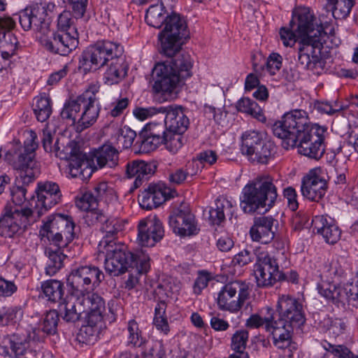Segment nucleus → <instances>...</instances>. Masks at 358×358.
Masks as SVG:
<instances>
[{
  "label": "nucleus",
  "instance_id": "52",
  "mask_svg": "<svg viewBox=\"0 0 358 358\" xmlns=\"http://www.w3.org/2000/svg\"><path fill=\"white\" fill-rule=\"evenodd\" d=\"M57 27L58 31L63 33L73 31V29L77 31L74 24V18L72 17L71 12L64 10L58 16Z\"/></svg>",
  "mask_w": 358,
  "mask_h": 358
},
{
  "label": "nucleus",
  "instance_id": "49",
  "mask_svg": "<svg viewBox=\"0 0 358 358\" xmlns=\"http://www.w3.org/2000/svg\"><path fill=\"white\" fill-rule=\"evenodd\" d=\"M343 303H348L354 307L358 308V273L355 277V282L347 283L342 287Z\"/></svg>",
  "mask_w": 358,
  "mask_h": 358
},
{
  "label": "nucleus",
  "instance_id": "37",
  "mask_svg": "<svg viewBox=\"0 0 358 358\" xmlns=\"http://www.w3.org/2000/svg\"><path fill=\"white\" fill-rule=\"evenodd\" d=\"M249 339V333L245 329L236 330L231 337L230 348L234 354L229 355V358H249L245 352L247 343Z\"/></svg>",
  "mask_w": 358,
  "mask_h": 358
},
{
  "label": "nucleus",
  "instance_id": "1",
  "mask_svg": "<svg viewBox=\"0 0 358 358\" xmlns=\"http://www.w3.org/2000/svg\"><path fill=\"white\" fill-rule=\"evenodd\" d=\"M107 234L99 242L98 250L105 256V269L110 275L118 276L135 266V273H146L150 268V257L143 251L136 254L127 247L113 239L114 236Z\"/></svg>",
  "mask_w": 358,
  "mask_h": 358
},
{
  "label": "nucleus",
  "instance_id": "45",
  "mask_svg": "<svg viewBox=\"0 0 358 358\" xmlns=\"http://www.w3.org/2000/svg\"><path fill=\"white\" fill-rule=\"evenodd\" d=\"M317 289L321 296L331 301L334 303H343L342 287L328 282H322L317 285Z\"/></svg>",
  "mask_w": 358,
  "mask_h": 358
},
{
  "label": "nucleus",
  "instance_id": "15",
  "mask_svg": "<svg viewBox=\"0 0 358 358\" xmlns=\"http://www.w3.org/2000/svg\"><path fill=\"white\" fill-rule=\"evenodd\" d=\"M248 285L241 281H233L226 284L217 296V306L222 310L236 313L248 298Z\"/></svg>",
  "mask_w": 358,
  "mask_h": 358
},
{
  "label": "nucleus",
  "instance_id": "60",
  "mask_svg": "<svg viewBox=\"0 0 358 358\" xmlns=\"http://www.w3.org/2000/svg\"><path fill=\"white\" fill-rule=\"evenodd\" d=\"M168 356L163 343L156 341L144 352L143 358H168Z\"/></svg>",
  "mask_w": 358,
  "mask_h": 358
},
{
  "label": "nucleus",
  "instance_id": "14",
  "mask_svg": "<svg viewBox=\"0 0 358 358\" xmlns=\"http://www.w3.org/2000/svg\"><path fill=\"white\" fill-rule=\"evenodd\" d=\"M254 268L257 285L259 287H270L285 278V273L279 270L277 259L267 251L257 253Z\"/></svg>",
  "mask_w": 358,
  "mask_h": 358
},
{
  "label": "nucleus",
  "instance_id": "40",
  "mask_svg": "<svg viewBox=\"0 0 358 358\" xmlns=\"http://www.w3.org/2000/svg\"><path fill=\"white\" fill-rule=\"evenodd\" d=\"M80 296H71L64 304V311L62 319L66 322L75 323L80 319L81 314L85 313V308L81 306Z\"/></svg>",
  "mask_w": 358,
  "mask_h": 358
},
{
  "label": "nucleus",
  "instance_id": "43",
  "mask_svg": "<svg viewBox=\"0 0 358 358\" xmlns=\"http://www.w3.org/2000/svg\"><path fill=\"white\" fill-rule=\"evenodd\" d=\"M41 289L45 297L51 302H59L63 297L64 285L57 280H49L43 282Z\"/></svg>",
  "mask_w": 358,
  "mask_h": 358
},
{
  "label": "nucleus",
  "instance_id": "59",
  "mask_svg": "<svg viewBox=\"0 0 358 358\" xmlns=\"http://www.w3.org/2000/svg\"><path fill=\"white\" fill-rule=\"evenodd\" d=\"M142 131L146 132L148 135L159 138L163 141L166 140V129L165 124L150 122L146 124Z\"/></svg>",
  "mask_w": 358,
  "mask_h": 358
},
{
  "label": "nucleus",
  "instance_id": "21",
  "mask_svg": "<svg viewBox=\"0 0 358 358\" xmlns=\"http://www.w3.org/2000/svg\"><path fill=\"white\" fill-rule=\"evenodd\" d=\"M36 194L37 199L33 198L30 203L32 206L33 203H34V206L30 208L32 213H35V215H37L38 220L45 212L61 201L62 193L59 185L56 182L46 181L38 184Z\"/></svg>",
  "mask_w": 358,
  "mask_h": 358
},
{
  "label": "nucleus",
  "instance_id": "53",
  "mask_svg": "<svg viewBox=\"0 0 358 358\" xmlns=\"http://www.w3.org/2000/svg\"><path fill=\"white\" fill-rule=\"evenodd\" d=\"M294 20H292L289 23L291 29L282 27L280 30V39L286 47H292L296 41L299 43L296 32L294 31Z\"/></svg>",
  "mask_w": 358,
  "mask_h": 358
},
{
  "label": "nucleus",
  "instance_id": "23",
  "mask_svg": "<svg viewBox=\"0 0 358 358\" xmlns=\"http://www.w3.org/2000/svg\"><path fill=\"white\" fill-rule=\"evenodd\" d=\"M138 231V243L145 247L154 246L164 236L162 223L156 216L141 220Z\"/></svg>",
  "mask_w": 358,
  "mask_h": 358
},
{
  "label": "nucleus",
  "instance_id": "58",
  "mask_svg": "<svg viewBox=\"0 0 358 358\" xmlns=\"http://www.w3.org/2000/svg\"><path fill=\"white\" fill-rule=\"evenodd\" d=\"M127 330L129 332V343L134 346H141L143 341L138 329V325L135 320H131L129 321Z\"/></svg>",
  "mask_w": 358,
  "mask_h": 358
},
{
  "label": "nucleus",
  "instance_id": "9",
  "mask_svg": "<svg viewBox=\"0 0 358 358\" xmlns=\"http://www.w3.org/2000/svg\"><path fill=\"white\" fill-rule=\"evenodd\" d=\"M163 30L159 34L162 52L172 57L180 50L181 40L189 36L187 25L184 17L176 13L166 15Z\"/></svg>",
  "mask_w": 358,
  "mask_h": 358
},
{
  "label": "nucleus",
  "instance_id": "34",
  "mask_svg": "<svg viewBox=\"0 0 358 358\" xmlns=\"http://www.w3.org/2000/svg\"><path fill=\"white\" fill-rule=\"evenodd\" d=\"M99 317H86V324L83 325L77 335L79 342L92 344L97 341L103 326V321L99 320Z\"/></svg>",
  "mask_w": 358,
  "mask_h": 358
},
{
  "label": "nucleus",
  "instance_id": "13",
  "mask_svg": "<svg viewBox=\"0 0 358 358\" xmlns=\"http://www.w3.org/2000/svg\"><path fill=\"white\" fill-rule=\"evenodd\" d=\"M105 275L95 266H83L72 270L67 278L71 294L80 296L99 286Z\"/></svg>",
  "mask_w": 358,
  "mask_h": 358
},
{
  "label": "nucleus",
  "instance_id": "41",
  "mask_svg": "<svg viewBox=\"0 0 358 358\" xmlns=\"http://www.w3.org/2000/svg\"><path fill=\"white\" fill-rule=\"evenodd\" d=\"M355 0H327L326 9L331 11L336 20L346 19L350 15Z\"/></svg>",
  "mask_w": 358,
  "mask_h": 358
},
{
  "label": "nucleus",
  "instance_id": "26",
  "mask_svg": "<svg viewBox=\"0 0 358 358\" xmlns=\"http://www.w3.org/2000/svg\"><path fill=\"white\" fill-rule=\"evenodd\" d=\"M161 113H165L164 123L166 130L174 133H185L189 124V120L183 108L178 106H164Z\"/></svg>",
  "mask_w": 358,
  "mask_h": 358
},
{
  "label": "nucleus",
  "instance_id": "62",
  "mask_svg": "<svg viewBox=\"0 0 358 358\" xmlns=\"http://www.w3.org/2000/svg\"><path fill=\"white\" fill-rule=\"evenodd\" d=\"M164 106L149 107V108H137L134 110V115L136 117L141 120H144L155 114L162 113Z\"/></svg>",
  "mask_w": 358,
  "mask_h": 358
},
{
  "label": "nucleus",
  "instance_id": "61",
  "mask_svg": "<svg viewBox=\"0 0 358 358\" xmlns=\"http://www.w3.org/2000/svg\"><path fill=\"white\" fill-rule=\"evenodd\" d=\"M315 108L320 113L334 115L343 110V106L337 101L329 103L328 101H317Z\"/></svg>",
  "mask_w": 358,
  "mask_h": 358
},
{
  "label": "nucleus",
  "instance_id": "57",
  "mask_svg": "<svg viewBox=\"0 0 358 358\" xmlns=\"http://www.w3.org/2000/svg\"><path fill=\"white\" fill-rule=\"evenodd\" d=\"M136 136V134L134 130L131 129L129 127L124 126L120 131L117 142L122 145L124 149H127L131 147Z\"/></svg>",
  "mask_w": 358,
  "mask_h": 358
},
{
  "label": "nucleus",
  "instance_id": "54",
  "mask_svg": "<svg viewBox=\"0 0 358 358\" xmlns=\"http://www.w3.org/2000/svg\"><path fill=\"white\" fill-rule=\"evenodd\" d=\"M42 142L44 150L46 152L55 153L56 157H60L61 159L67 158L66 156H62V152L60 151V148L58 145V139L55 141L54 145H52V136L49 131L43 130Z\"/></svg>",
  "mask_w": 358,
  "mask_h": 358
},
{
  "label": "nucleus",
  "instance_id": "19",
  "mask_svg": "<svg viewBox=\"0 0 358 358\" xmlns=\"http://www.w3.org/2000/svg\"><path fill=\"white\" fill-rule=\"evenodd\" d=\"M323 127L315 125V127L297 138L295 147L300 155L310 159H319L324 152Z\"/></svg>",
  "mask_w": 358,
  "mask_h": 358
},
{
  "label": "nucleus",
  "instance_id": "8",
  "mask_svg": "<svg viewBox=\"0 0 358 358\" xmlns=\"http://www.w3.org/2000/svg\"><path fill=\"white\" fill-rule=\"evenodd\" d=\"M75 223L72 217L62 214L48 216L40 229L41 236L46 237L53 246L66 248L75 237Z\"/></svg>",
  "mask_w": 358,
  "mask_h": 358
},
{
  "label": "nucleus",
  "instance_id": "11",
  "mask_svg": "<svg viewBox=\"0 0 358 358\" xmlns=\"http://www.w3.org/2000/svg\"><path fill=\"white\" fill-rule=\"evenodd\" d=\"M98 200L92 192H87L76 200V206L86 211V221L89 224H101V230L107 234L113 235L121 230L119 221L109 216L103 210L96 208Z\"/></svg>",
  "mask_w": 358,
  "mask_h": 358
},
{
  "label": "nucleus",
  "instance_id": "42",
  "mask_svg": "<svg viewBox=\"0 0 358 358\" xmlns=\"http://www.w3.org/2000/svg\"><path fill=\"white\" fill-rule=\"evenodd\" d=\"M264 135L255 130L245 131L241 136V152L247 155L250 152H254L256 148L259 147L264 141Z\"/></svg>",
  "mask_w": 358,
  "mask_h": 358
},
{
  "label": "nucleus",
  "instance_id": "7",
  "mask_svg": "<svg viewBox=\"0 0 358 358\" xmlns=\"http://www.w3.org/2000/svg\"><path fill=\"white\" fill-rule=\"evenodd\" d=\"M123 47L117 43L103 40L85 50L79 59V69L86 73L108 64L116 57L123 55Z\"/></svg>",
  "mask_w": 358,
  "mask_h": 358
},
{
  "label": "nucleus",
  "instance_id": "28",
  "mask_svg": "<svg viewBox=\"0 0 358 358\" xmlns=\"http://www.w3.org/2000/svg\"><path fill=\"white\" fill-rule=\"evenodd\" d=\"M92 162L95 169L115 168L118 164L119 152L112 144L105 143L92 152Z\"/></svg>",
  "mask_w": 358,
  "mask_h": 358
},
{
  "label": "nucleus",
  "instance_id": "17",
  "mask_svg": "<svg viewBox=\"0 0 358 358\" xmlns=\"http://www.w3.org/2000/svg\"><path fill=\"white\" fill-rule=\"evenodd\" d=\"M276 310L279 315L278 320L296 327V329H300L306 322L303 303L290 295L279 296Z\"/></svg>",
  "mask_w": 358,
  "mask_h": 358
},
{
  "label": "nucleus",
  "instance_id": "12",
  "mask_svg": "<svg viewBox=\"0 0 358 358\" xmlns=\"http://www.w3.org/2000/svg\"><path fill=\"white\" fill-rule=\"evenodd\" d=\"M38 212H31L30 208H22L7 205L0 217V236L13 238L18 234L22 229L37 221Z\"/></svg>",
  "mask_w": 358,
  "mask_h": 358
},
{
  "label": "nucleus",
  "instance_id": "44",
  "mask_svg": "<svg viewBox=\"0 0 358 358\" xmlns=\"http://www.w3.org/2000/svg\"><path fill=\"white\" fill-rule=\"evenodd\" d=\"M169 15L165 10L163 4L150 6L145 14V21L148 25L157 29L161 28Z\"/></svg>",
  "mask_w": 358,
  "mask_h": 358
},
{
  "label": "nucleus",
  "instance_id": "4",
  "mask_svg": "<svg viewBox=\"0 0 358 358\" xmlns=\"http://www.w3.org/2000/svg\"><path fill=\"white\" fill-rule=\"evenodd\" d=\"M36 138V132L29 131L24 146L16 145L5 155L6 161L14 169L20 171V178L25 185L35 180L40 173L39 165L36 159V150L38 148Z\"/></svg>",
  "mask_w": 358,
  "mask_h": 358
},
{
  "label": "nucleus",
  "instance_id": "18",
  "mask_svg": "<svg viewBox=\"0 0 358 358\" xmlns=\"http://www.w3.org/2000/svg\"><path fill=\"white\" fill-rule=\"evenodd\" d=\"M322 39L315 36V40H299L298 61L308 70L323 69L324 62L321 56Z\"/></svg>",
  "mask_w": 358,
  "mask_h": 358
},
{
  "label": "nucleus",
  "instance_id": "64",
  "mask_svg": "<svg viewBox=\"0 0 358 358\" xmlns=\"http://www.w3.org/2000/svg\"><path fill=\"white\" fill-rule=\"evenodd\" d=\"M273 316L270 317L262 318L258 314H252L247 319L245 322V327L249 329H257L265 324V327L267 325V320L271 322Z\"/></svg>",
  "mask_w": 358,
  "mask_h": 358
},
{
  "label": "nucleus",
  "instance_id": "48",
  "mask_svg": "<svg viewBox=\"0 0 358 358\" xmlns=\"http://www.w3.org/2000/svg\"><path fill=\"white\" fill-rule=\"evenodd\" d=\"M179 291V285L171 278L162 279L155 292L160 299L173 298Z\"/></svg>",
  "mask_w": 358,
  "mask_h": 358
},
{
  "label": "nucleus",
  "instance_id": "22",
  "mask_svg": "<svg viewBox=\"0 0 358 358\" xmlns=\"http://www.w3.org/2000/svg\"><path fill=\"white\" fill-rule=\"evenodd\" d=\"M327 183L322 176L320 168H315L303 177L301 191L302 195L306 199L319 201L325 194Z\"/></svg>",
  "mask_w": 358,
  "mask_h": 358
},
{
  "label": "nucleus",
  "instance_id": "35",
  "mask_svg": "<svg viewBox=\"0 0 358 358\" xmlns=\"http://www.w3.org/2000/svg\"><path fill=\"white\" fill-rule=\"evenodd\" d=\"M107 65L108 68L105 72L104 78L108 85L117 84L126 76L128 64L123 55L116 57Z\"/></svg>",
  "mask_w": 358,
  "mask_h": 358
},
{
  "label": "nucleus",
  "instance_id": "31",
  "mask_svg": "<svg viewBox=\"0 0 358 358\" xmlns=\"http://www.w3.org/2000/svg\"><path fill=\"white\" fill-rule=\"evenodd\" d=\"M59 316L57 310H52L47 312L38 328H34L28 334L29 340L33 341H42L45 334H54L57 331V327Z\"/></svg>",
  "mask_w": 358,
  "mask_h": 358
},
{
  "label": "nucleus",
  "instance_id": "20",
  "mask_svg": "<svg viewBox=\"0 0 358 358\" xmlns=\"http://www.w3.org/2000/svg\"><path fill=\"white\" fill-rule=\"evenodd\" d=\"M296 25L294 31L296 32L299 40H315V36L322 39L324 35L323 27L316 22L314 14L308 8H299L294 13L293 19Z\"/></svg>",
  "mask_w": 358,
  "mask_h": 358
},
{
  "label": "nucleus",
  "instance_id": "56",
  "mask_svg": "<svg viewBox=\"0 0 358 358\" xmlns=\"http://www.w3.org/2000/svg\"><path fill=\"white\" fill-rule=\"evenodd\" d=\"M183 133H174L166 130V140L163 142L168 150L172 152H176L182 145Z\"/></svg>",
  "mask_w": 358,
  "mask_h": 358
},
{
  "label": "nucleus",
  "instance_id": "3",
  "mask_svg": "<svg viewBox=\"0 0 358 358\" xmlns=\"http://www.w3.org/2000/svg\"><path fill=\"white\" fill-rule=\"evenodd\" d=\"M96 87H91L76 99L66 101L61 113L63 119L76 124V131H83L94 124L100 113V106L96 96Z\"/></svg>",
  "mask_w": 358,
  "mask_h": 358
},
{
  "label": "nucleus",
  "instance_id": "46",
  "mask_svg": "<svg viewBox=\"0 0 358 358\" xmlns=\"http://www.w3.org/2000/svg\"><path fill=\"white\" fill-rule=\"evenodd\" d=\"M18 41L13 33L0 34V53L5 60L9 59L15 54Z\"/></svg>",
  "mask_w": 358,
  "mask_h": 358
},
{
  "label": "nucleus",
  "instance_id": "47",
  "mask_svg": "<svg viewBox=\"0 0 358 358\" xmlns=\"http://www.w3.org/2000/svg\"><path fill=\"white\" fill-rule=\"evenodd\" d=\"M34 111L38 121L43 122L46 121L52 113L50 99L45 96H38L35 99Z\"/></svg>",
  "mask_w": 358,
  "mask_h": 358
},
{
  "label": "nucleus",
  "instance_id": "29",
  "mask_svg": "<svg viewBox=\"0 0 358 358\" xmlns=\"http://www.w3.org/2000/svg\"><path fill=\"white\" fill-rule=\"evenodd\" d=\"M155 165L143 160L129 162L126 165V175L129 178H135L132 189L140 187L155 173Z\"/></svg>",
  "mask_w": 358,
  "mask_h": 358
},
{
  "label": "nucleus",
  "instance_id": "38",
  "mask_svg": "<svg viewBox=\"0 0 358 358\" xmlns=\"http://www.w3.org/2000/svg\"><path fill=\"white\" fill-rule=\"evenodd\" d=\"M232 203L226 198L220 197L215 201V208L209 210V221L213 224L219 225L225 219V213L232 215Z\"/></svg>",
  "mask_w": 358,
  "mask_h": 358
},
{
  "label": "nucleus",
  "instance_id": "32",
  "mask_svg": "<svg viewBox=\"0 0 358 358\" xmlns=\"http://www.w3.org/2000/svg\"><path fill=\"white\" fill-rule=\"evenodd\" d=\"M81 306L85 308L87 317H99V320L103 321L106 312V304L102 297L93 292H88L80 296Z\"/></svg>",
  "mask_w": 358,
  "mask_h": 358
},
{
  "label": "nucleus",
  "instance_id": "51",
  "mask_svg": "<svg viewBox=\"0 0 358 358\" xmlns=\"http://www.w3.org/2000/svg\"><path fill=\"white\" fill-rule=\"evenodd\" d=\"M163 141L159 138L152 137L141 131L139 135V139L137 140L136 144H138L140 150L143 152H149L155 150L159 145L163 144Z\"/></svg>",
  "mask_w": 358,
  "mask_h": 358
},
{
  "label": "nucleus",
  "instance_id": "27",
  "mask_svg": "<svg viewBox=\"0 0 358 358\" xmlns=\"http://www.w3.org/2000/svg\"><path fill=\"white\" fill-rule=\"evenodd\" d=\"M296 327L279 320H267L266 330L271 333L274 345L281 350L289 348L292 343V334Z\"/></svg>",
  "mask_w": 358,
  "mask_h": 358
},
{
  "label": "nucleus",
  "instance_id": "63",
  "mask_svg": "<svg viewBox=\"0 0 358 358\" xmlns=\"http://www.w3.org/2000/svg\"><path fill=\"white\" fill-rule=\"evenodd\" d=\"M282 66V57L278 53L270 55L266 62V71L271 75H275Z\"/></svg>",
  "mask_w": 358,
  "mask_h": 358
},
{
  "label": "nucleus",
  "instance_id": "10",
  "mask_svg": "<svg viewBox=\"0 0 358 358\" xmlns=\"http://www.w3.org/2000/svg\"><path fill=\"white\" fill-rule=\"evenodd\" d=\"M52 3H41L26 8L20 14V24L24 31L32 30L38 41L50 29L49 13L55 8Z\"/></svg>",
  "mask_w": 358,
  "mask_h": 358
},
{
  "label": "nucleus",
  "instance_id": "24",
  "mask_svg": "<svg viewBox=\"0 0 358 358\" xmlns=\"http://www.w3.org/2000/svg\"><path fill=\"white\" fill-rule=\"evenodd\" d=\"M169 220L173 232L180 236H191L199 231L194 216L187 208L174 209Z\"/></svg>",
  "mask_w": 358,
  "mask_h": 358
},
{
  "label": "nucleus",
  "instance_id": "2",
  "mask_svg": "<svg viewBox=\"0 0 358 358\" xmlns=\"http://www.w3.org/2000/svg\"><path fill=\"white\" fill-rule=\"evenodd\" d=\"M169 62L159 63L152 70V88L155 92L171 93L179 83L191 76L192 63L189 55H174Z\"/></svg>",
  "mask_w": 358,
  "mask_h": 358
},
{
  "label": "nucleus",
  "instance_id": "36",
  "mask_svg": "<svg viewBox=\"0 0 358 358\" xmlns=\"http://www.w3.org/2000/svg\"><path fill=\"white\" fill-rule=\"evenodd\" d=\"M65 248H66L53 246L50 244V246L46 249L45 253L48 257L45 268L47 275H54L62 268L64 260L66 257V255L64 254Z\"/></svg>",
  "mask_w": 358,
  "mask_h": 358
},
{
  "label": "nucleus",
  "instance_id": "33",
  "mask_svg": "<svg viewBox=\"0 0 358 358\" xmlns=\"http://www.w3.org/2000/svg\"><path fill=\"white\" fill-rule=\"evenodd\" d=\"M166 200V193L159 185L150 184L141 194L138 195L140 206L145 210H151L158 207Z\"/></svg>",
  "mask_w": 358,
  "mask_h": 358
},
{
  "label": "nucleus",
  "instance_id": "25",
  "mask_svg": "<svg viewBox=\"0 0 358 358\" xmlns=\"http://www.w3.org/2000/svg\"><path fill=\"white\" fill-rule=\"evenodd\" d=\"M277 222L272 216H260L255 217L250 235L253 241L268 244L274 238V223Z\"/></svg>",
  "mask_w": 358,
  "mask_h": 358
},
{
  "label": "nucleus",
  "instance_id": "50",
  "mask_svg": "<svg viewBox=\"0 0 358 358\" xmlns=\"http://www.w3.org/2000/svg\"><path fill=\"white\" fill-rule=\"evenodd\" d=\"M155 315L154 317V325L157 330L166 335L170 329L167 322L166 317L165 316L166 304L164 302L161 301L157 303L155 307Z\"/></svg>",
  "mask_w": 358,
  "mask_h": 358
},
{
  "label": "nucleus",
  "instance_id": "6",
  "mask_svg": "<svg viewBox=\"0 0 358 358\" xmlns=\"http://www.w3.org/2000/svg\"><path fill=\"white\" fill-rule=\"evenodd\" d=\"M314 127L305 110H294L285 114L281 120L275 122L272 129L273 134L282 139V146L289 150L295 148L297 138Z\"/></svg>",
  "mask_w": 358,
  "mask_h": 358
},
{
  "label": "nucleus",
  "instance_id": "55",
  "mask_svg": "<svg viewBox=\"0 0 358 358\" xmlns=\"http://www.w3.org/2000/svg\"><path fill=\"white\" fill-rule=\"evenodd\" d=\"M68 159L69 160V173L72 177L76 178L83 175V167H87V162L78 155H71Z\"/></svg>",
  "mask_w": 358,
  "mask_h": 358
},
{
  "label": "nucleus",
  "instance_id": "30",
  "mask_svg": "<svg viewBox=\"0 0 358 358\" xmlns=\"http://www.w3.org/2000/svg\"><path fill=\"white\" fill-rule=\"evenodd\" d=\"M313 224L314 229L322 236L326 243L333 245L340 240L341 231L331 217L315 216Z\"/></svg>",
  "mask_w": 358,
  "mask_h": 358
},
{
  "label": "nucleus",
  "instance_id": "16",
  "mask_svg": "<svg viewBox=\"0 0 358 358\" xmlns=\"http://www.w3.org/2000/svg\"><path fill=\"white\" fill-rule=\"evenodd\" d=\"M39 43L47 51L66 56L78 46V33L75 29L63 33L50 29Z\"/></svg>",
  "mask_w": 358,
  "mask_h": 358
},
{
  "label": "nucleus",
  "instance_id": "5",
  "mask_svg": "<svg viewBox=\"0 0 358 358\" xmlns=\"http://www.w3.org/2000/svg\"><path fill=\"white\" fill-rule=\"evenodd\" d=\"M277 196L272 179L268 176L257 177L243 187L240 206L245 213H254L261 208L267 211L274 205Z\"/></svg>",
  "mask_w": 358,
  "mask_h": 358
},
{
  "label": "nucleus",
  "instance_id": "39",
  "mask_svg": "<svg viewBox=\"0 0 358 358\" xmlns=\"http://www.w3.org/2000/svg\"><path fill=\"white\" fill-rule=\"evenodd\" d=\"M275 152V144L271 141L266 140L256 148L254 152L252 151L245 156L252 162L265 164L268 163Z\"/></svg>",
  "mask_w": 358,
  "mask_h": 358
}]
</instances>
